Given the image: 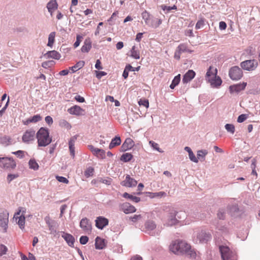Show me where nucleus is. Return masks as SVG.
I'll use <instances>...</instances> for the list:
<instances>
[{
    "instance_id": "obj_59",
    "label": "nucleus",
    "mask_w": 260,
    "mask_h": 260,
    "mask_svg": "<svg viewBox=\"0 0 260 260\" xmlns=\"http://www.w3.org/2000/svg\"><path fill=\"white\" fill-rule=\"evenodd\" d=\"M7 250L8 249L6 246L3 244L0 245V255L5 254Z\"/></svg>"
},
{
    "instance_id": "obj_15",
    "label": "nucleus",
    "mask_w": 260,
    "mask_h": 260,
    "mask_svg": "<svg viewBox=\"0 0 260 260\" xmlns=\"http://www.w3.org/2000/svg\"><path fill=\"white\" fill-rule=\"evenodd\" d=\"M120 209L125 214H129L136 212V208L128 203H124L120 205Z\"/></svg>"
},
{
    "instance_id": "obj_21",
    "label": "nucleus",
    "mask_w": 260,
    "mask_h": 260,
    "mask_svg": "<svg viewBox=\"0 0 260 260\" xmlns=\"http://www.w3.org/2000/svg\"><path fill=\"white\" fill-rule=\"evenodd\" d=\"M134 144V142L131 138H126L121 146V149L122 151H127L133 148Z\"/></svg>"
},
{
    "instance_id": "obj_47",
    "label": "nucleus",
    "mask_w": 260,
    "mask_h": 260,
    "mask_svg": "<svg viewBox=\"0 0 260 260\" xmlns=\"http://www.w3.org/2000/svg\"><path fill=\"white\" fill-rule=\"evenodd\" d=\"M217 69L213 68L212 67H210L206 73V76H209L210 75H211L212 74H217Z\"/></svg>"
},
{
    "instance_id": "obj_4",
    "label": "nucleus",
    "mask_w": 260,
    "mask_h": 260,
    "mask_svg": "<svg viewBox=\"0 0 260 260\" xmlns=\"http://www.w3.org/2000/svg\"><path fill=\"white\" fill-rule=\"evenodd\" d=\"M219 248L222 260L237 259L236 253L231 250L227 246L221 245L219 246Z\"/></svg>"
},
{
    "instance_id": "obj_7",
    "label": "nucleus",
    "mask_w": 260,
    "mask_h": 260,
    "mask_svg": "<svg viewBox=\"0 0 260 260\" xmlns=\"http://www.w3.org/2000/svg\"><path fill=\"white\" fill-rule=\"evenodd\" d=\"M229 74L232 80L237 81L242 77L243 72L239 67L234 66L230 69Z\"/></svg>"
},
{
    "instance_id": "obj_3",
    "label": "nucleus",
    "mask_w": 260,
    "mask_h": 260,
    "mask_svg": "<svg viewBox=\"0 0 260 260\" xmlns=\"http://www.w3.org/2000/svg\"><path fill=\"white\" fill-rule=\"evenodd\" d=\"M36 138L38 140L39 146L45 147L48 145L52 141V139L49 137L48 130L44 127H41L36 134Z\"/></svg>"
},
{
    "instance_id": "obj_20",
    "label": "nucleus",
    "mask_w": 260,
    "mask_h": 260,
    "mask_svg": "<svg viewBox=\"0 0 260 260\" xmlns=\"http://www.w3.org/2000/svg\"><path fill=\"white\" fill-rule=\"evenodd\" d=\"M196 76V73L192 70H188L183 76L182 82L183 83L189 82Z\"/></svg>"
},
{
    "instance_id": "obj_55",
    "label": "nucleus",
    "mask_w": 260,
    "mask_h": 260,
    "mask_svg": "<svg viewBox=\"0 0 260 260\" xmlns=\"http://www.w3.org/2000/svg\"><path fill=\"white\" fill-rule=\"evenodd\" d=\"M202 83V80L198 78L194 81V83L192 84V87L194 88H198L200 87Z\"/></svg>"
},
{
    "instance_id": "obj_26",
    "label": "nucleus",
    "mask_w": 260,
    "mask_h": 260,
    "mask_svg": "<svg viewBox=\"0 0 260 260\" xmlns=\"http://www.w3.org/2000/svg\"><path fill=\"white\" fill-rule=\"evenodd\" d=\"M148 215L149 214L146 213L139 215H134L133 216L130 217V219L132 221L136 222L138 221L141 220L142 219H145L146 217L148 218Z\"/></svg>"
},
{
    "instance_id": "obj_37",
    "label": "nucleus",
    "mask_w": 260,
    "mask_h": 260,
    "mask_svg": "<svg viewBox=\"0 0 260 260\" xmlns=\"http://www.w3.org/2000/svg\"><path fill=\"white\" fill-rule=\"evenodd\" d=\"M30 169L34 170H37L39 169V165L34 159H30L28 162Z\"/></svg>"
},
{
    "instance_id": "obj_40",
    "label": "nucleus",
    "mask_w": 260,
    "mask_h": 260,
    "mask_svg": "<svg viewBox=\"0 0 260 260\" xmlns=\"http://www.w3.org/2000/svg\"><path fill=\"white\" fill-rule=\"evenodd\" d=\"M16 218H18V221L17 222L18 225L20 229H23L24 228L25 224V216L24 215H21L19 217H16Z\"/></svg>"
},
{
    "instance_id": "obj_28",
    "label": "nucleus",
    "mask_w": 260,
    "mask_h": 260,
    "mask_svg": "<svg viewBox=\"0 0 260 260\" xmlns=\"http://www.w3.org/2000/svg\"><path fill=\"white\" fill-rule=\"evenodd\" d=\"M121 141L120 137L116 136L115 138L112 139L109 144V149H112L114 147L119 145L121 144Z\"/></svg>"
},
{
    "instance_id": "obj_24",
    "label": "nucleus",
    "mask_w": 260,
    "mask_h": 260,
    "mask_svg": "<svg viewBox=\"0 0 260 260\" xmlns=\"http://www.w3.org/2000/svg\"><path fill=\"white\" fill-rule=\"evenodd\" d=\"M161 22L162 21L160 19L152 17L149 21V24L147 25L153 28H157L161 24Z\"/></svg>"
},
{
    "instance_id": "obj_25",
    "label": "nucleus",
    "mask_w": 260,
    "mask_h": 260,
    "mask_svg": "<svg viewBox=\"0 0 260 260\" xmlns=\"http://www.w3.org/2000/svg\"><path fill=\"white\" fill-rule=\"evenodd\" d=\"M91 48V41L90 39H86L84 41V45L81 47V50L82 52H88Z\"/></svg>"
},
{
    "instance_id": "obj_44",
    "label": "nucleus",
    "mask_w": 260,
    "mask_h": 260,
    "mask_svg": "<svg viewBox=\"0 0 260 260\" xmlns=\"http://www.w3.org/2000/svg\"><path fill=\"white\" fill-rule=\"evenodd\" d=\"M225 128L228 132L232 134L235 133V126L232 124H226L225 125Z\"/></svg>"
},
{
    "instance_id": "obj_62",
    "label": "nucleus",
    "mask_w": 260,
    "mask_h": 260,
    "mask_svg": "<svg viewBox=\"0 0 260 260\" xmlns=\"http://www.w3.org/2000/svg\"><path fill=\"white\" fill-rule=\"evenodd\" d=\"M24 152L22 150H18L15 152H13L12 153L16 155L17 157L19 158H22L24 156Z\"/></svg>"
},
{
    "instance_id": "obj_63",
    "label": "nucleus",
    "mask_w": 260,
    "mask_h": 260,
    "mask_svg": "<svg viewBox=\"0 0 260 260\" xmlns=\"http://www.w3.org/2000/svg\"><path fill=\"white\" fill-rule=\"evenodd\" d=\"M78 137V135H75L71 137L69 141V145H74Z\"/></svg>"
},
{
    "instance_id": "obj_9",
    "label": "nucleus",
    "mask_w": 260,
    "mask_h": 260,
    "mask_svg": "<svg viewBox=\"0 0 260 260\" xmlns=\"http://www.w3.org/2000/svg\"><path fill=\"white\" fill-rule=\"evenodd\" d=\"M258 63L256 60H247L242 61L241 64V67L244 70L251 71L254 70L257 67Z\"/></svg>"
},
{
    "instance_id": "obj_22",
    "label": "nucleus",
    "mask_w": 260,
    "mask_h": 260,
    "mask_svg": "<svg viewBox=\"0 0 260 260\" xmlns=\"http://www.w3.org/2000/svg\"><path fill=\"white\" fill-rule=\"evenodd\" d=\"M58 4L56 0H51L47 4V8L48 12L52 15L53 12L57 9Z\"/></svg>"
},
{
    "instance_id": "obj_45",
    "label": "nucleus",
    "mask_w": 260,
    "mask_h": 260,
    "mask_svg": "<svg viewBox=\"0 0 260 260\" xmlns=\"http://www.w3.org/2000/svg\"><path fill=\"white\" fill-rule=\"evenodd\" d=\"M149 144L150 146L153 148V149H155L157 151H158L159 152H162L163 151L159 148L158 144L155 142H154L153 141H150L149 142Z\"/></svg>"
},
{
    "instance_id": "obj_39",
    "label": "nucleus",
    "mask_w": 260,
    "mask_h": 260,
    "mask_svg": "<svg viewBox=\"0 0 260 260\" xmlns=\"http://www.w3.org/2000/svg\"><path fill=\"white\" fill-rule=\"evenodd\" d=\"M132 157L133 155L131 153H125L122 155L120 159L124 162H128L132 159Z\"/></svg>"
},
{
    "instance_id": "obj_19",
    "label": "nucleus",
    "mask_w": 260,
    "mask_h": 260,
    "mask_svg": "<svg viewBox=\"0 0 260 260\" xmlns=\"http://www.w3.org/2000/svg\"><path fill=\"white\" fill-rule=\"evenodd\" d=\"M61 237L64 239L69 246L72 247H74L75 238L72 235L65 232H62Z\"/></svg>"
},
{
    "instance_id": "obj_43",
    "label": "nucleus",
    "mask_w": 260,
    "mask_h": 260,
    "mask_svg": "<svg viewBox=\"0 0 260 260\" xmlns=\"http://www.w3.org/2000/svg\"><path fill=\"white\" fill-rule=\"evenodd\" d=\"M59 124L60 126L65 127L67 129H70L71 128V125L64 119H61L59 122Z\"/></svg>"
},
{
    "instance_id": "obj_53",
    "label": "nucleus",
    "mask_w": 260,
    "mask_h": 260,
    "mask_svg": "<svg viewBox=\"0 0 260 260\" xmlns=\"http://www.w3.org/2000/svg\"><path fill=\"white\" fill-rule=\"evenodd\" d=\"M56 178L57 181L60 182L64 183L66 184H68L69 183V180L64 177L56 176Z\"/></svg>"
},
{
    "instance_id": "obj_6",
    "label": "nucleus",
    "mask_w": 260,
    "mask_h": 260,
    "mask_svg": "<svg viewBox=\"0 0 260 260\" xmlns=\"http://www.w3.org/2000/svg\"><path fill=\"white\" fill-rule=\"evenodd\" d=\"M9 213L6 210H0V227L4 230V232H7L8 224L9 222Z\"/></svg>"
},
{
    "instance_id": "obj_64",
    "label": "nucleus",
    "mask_w": 260,
    "mask_h": 260,
    "mask_svg": "<svg viewBox=\"0 0 260 260\" xmlns=\"http://www.w3.org/2000/svg\"><path fill=\"white\" fill-rule=\"evenodd\" d=\"M139 104L140 105H142L146 108H148L149 107V102L148 100H141L140 101H139Z\"/></svg>"
},
{
    "instance_id": "obj_8",
    "label": "nucleus",
    "mask_w": 260,
    "mask_h": 260,
    "mask_svg": "<svg viewBox=\"0 0 260 260\" xmlns=\"http://www.w3.org/2000/svg\"><path fill=\"white\" fill-rule=\"evenodd\" d=\"M36 137V132L33 129H29L26 131L22 137V142L29 144L34 141Z\"/></svg>"
},
{
    "instance_id": "obj_33",
    "label": "nucleus",
    "mask_w": 260,
    "mask_h": 260,
    "mask_svg": "<svg viewBox=\"0 0 260 260\" xmlns=\"http://www.w3.org/2000/svg\"><path fill=\"white\" fill-rule=\"evenodd\" d=\"M210 83L212 87H217L221 84L222 80L219 76H217Z\"/></svg>"
},
{
    "instance_id": "obj_49",
    "label": "nucleus",
    "mask_w": 260,
    "mask_h": 260,
    "mask_svg": "<svg viewBox=\"0 0 260 260\" xmlns=\"http://www.w3.org/2000/svg\"><path fill=\"white\" fill-rule=\"evenodd\" d=\"M94 169L92 167L88 168L84 172L85 176L88 178L92 175Z\"/></svg>"
},
{
    "instance_id": "obj_11",
    "label": "nucleus",
    "mask_w": 260,
    "mask_h": 260,
    "mask_svg": "<svg viewBox=\"0 0 260 260\" xmlns=\"http://www.w3.org/2000/svg\"><path fill=\"white\" fill-rule=\"evenodd\" d=\"M211 238V234L205 231H201L197 234V242L198 241L199 243H206Z\"/></svg>"
},
{
    "instance_id": "obj_30",
    "label": "nucleus",
    "mask_w": 260,
    "mask_h": 260,
    "mask_svg": "<svg viewBox=\"0 0 260 260\" xmlns=\"http://www.w3.org/2000/svg\"><path fill=\"white\" fill-rule=\"evenodd\" d=\"M122 197L124 198L132 200L135 203H138L140 201V198L139 197H137L133 195L129 194L127 192H124L122 194Z\"/></svg>"
},
{
    "instance_id": "obj_54",
    "label": "nucleus",
    "mask_w": 260,
    "mask_h": 260,
    "mask_svg": "<svg viewBox=\"0 0 260 260\" xmlns=\"http://www.w3.org/2000/svg\"><path fill=\"white\" fill-rule=\"evenodd\" d=\"M18 177V175L17 174H10L7 176V181L10 183L14 179L17 178Z\"/></svg>"
},
{
    "instance_id": "obj_42",
    "label": "nucleus",
    "mask_w": 260,
    "mask_h": 260,
    "mask_svg": "<svg viewBox=\"0 0 260 260\" xmlns=\"http://www.w3.org/2000/svg\"><path fill=\"white\" fill-rule=\"evenodd\" d=\"M132 69V66L130 64H127L125 66V68L124 70L122 76L124 79H126L128 76V72L130 71V70Z\"/></svg>"
},
{
    "instance_id": "obj_14",
    "label": "nucleus",
    "mask_w": 260,
    "mask_h": 260,
    "mask_svg": "<svg viewBox=\"0 0 260 260\" xmlns=\"http://www.w3.org/2000/svg\"><path fill=\"white\" fill-rule=\"evenodd\" d=\"M88 147L94 155L102 159L105 158V151L104 150L95 148L91 145H88Z\"/></svg>"
},
{
    "instance_id": "obj_12",
    "label": "nucleus",
    "mask_w": 260,
    "mask_h": 260,
    "mask_svg": "<svg viewBox=\"0 0 260 260\" xmlns=\"http://www.w3.org/2000/svg\"><path fill=\"white\" fill-rule=\"evenodd\" d=\"M80 226L85 233H89L91 231V222L87 218H84L81 220Z\"/></svg>"
},
{
    "instance_id": "obj_41",
    "label": "nucleus",
    "mask_w": 260,
    "mask_h": 260,
    "mask_svg": "<svg viewBox=\"0 0 260 260\" xmlns=\"http://www.w3.org/2000/svg\"><path fill=\"white\" fill-rule=\"evenodd\" d=\"M142 18L144 20L146 24L148 25L149 24V21H150L151 18H150V15L147 12H143L142 13Z\"/></svg>"
},
{
    "instance_id": "obj_2",
    "label": "nucleus",
    "mask_w": 260,
    "mask_h": 260,
    "mask_svg": "<svg viewBox=\"0 0 260 260\" xmlns=\"http://www.w3.org/2000/svg\"><path fill=\"white\" fill-rule=\"evenodd\" d=\"M141 229L142 232L152 236H158L160 232L155 221L152 219H147Z\"/></svg>"
},
{
    "instance_id": "obj_61",
    "label": "nucleus",
    "mask_w": 260,
    "mask_h": 260,
    "mask_svg": "<svg viewBox=\"0 0 260 260\" xmlns=\"http://www.w3.org/2000/svg\"><path fill=\"white\" fill-rule=\"evenodd\" d=\"M247 118V116L245 114H241L239 115L237 119V122L239 123L243 122Z\"/></svg>"
},
{
    "instance_id": "obj_17",
    "label": "nucleus",
    "mask_w": 260,
    "mask_h": 260,
    "mask_svg": "<svg viewBox=\"0 0 260 260\" xmlns=\"http://www.w3.org/2000/svg\"><path fill=\"white\" fill-rule=\"evenodd\" d=\"M109 221L108 219L102 216L97 217L96 219L95 220L96 226L101 230H102L104 227L107 225Z\"/></svg>"
},
{
    "instance_id": "obj_46",
    "label": "nucleus",
    "mask_w": 260,
    "mask_h": 260,
    "mask_svg": "<svg viewBox=\"0 0 260 260\" xmlns=\"http://www.w3.org/2000/svg\"><path fill=\"white\" fill-rule=\"evenodd\" d=\"M10 142V138L7 136H3L0 137V143L4 145H9Z\"/></svg>"
},
{
    "instance_id": "obj_29",
    "label": "nucleus",
    "mask_w": 260,
    "mask_h": 260,
    "mask_svg": "<svg viewBox=\"0 0 260 260\" xmlns=\"http://www.w3.org/2000/svg\"><path fill=\"white\" fill-rule=\"evenodd\" d=\"M105 243L104 240L98 237L95 239V247L97 249H102L104 248Z\"/></svg>"
},
{
    "instance_id": "obj_56",
    "label": "nucleus",
    "mask_w": 260,
    "mask_h": 260,
    "mask_svg": "<svg viewBox=\"0 0 260 260\" xmlns=\"http://www.w3.org/2000/svg\"><path fill=\"white\" fill-rule=\"evenodd\" d=\"M204 25V21L203 19L199 20L196 25V28L197 29L202 28Z\"/></svg>"
},
{
    "instance_id": "obj_5",
    "label": "nucleus",
    "mask_w": 260,
    "mask_h": 260,
    "mask_svg": "<svg viewBox=\"0 0 260 260\" xmlns=\"http://www.w3.org/2000/svg\"><path fill=\"white\" fill-rule=\"evenodd\" d=\"M16 166V162L10 157L0 158V167L6 169H13Z\"/></svg>"
},
{
    "instance_id": "obj_1",
    "label": "nucleus",
    "mask_w": 260,
    "mask_h": 260,
    "mask_svg": "<svg viewBox=\"0 0 260 260\" xmlns=\"http://www.w3.org/2000/svg\"><path fill=\"white\" fill-rule=\"evenodd\" d=\"M170 250L176 254L185 255L191 258H195L197 256L194 250L184 241L173 242L170 245Z\"/></svg>"
},
{
    "instance_id": "obj_52",
    "label": "nucleus",
    "mask_w": 260,
    "mask_h": 260,
    "mask_svg": "<svg viewBox=\"0 0 260 260\" xmlns=\"http://www.w3.org/2000/svg\"><path fill=\"white\" fill-rule=\"evenodd\" d=\"M188 156L191 161L196 163L198 162L199 160L198 158L196 157L195 155L194 154L192 151L191 153L189 152V153L188 154Z\"/></svg>"
},
{
    "instance_id": "obj_35",
    "label": "nucleus",
    "mask_w": 260,
    "mask_h": 260,
    "mask_svg": "<svg viewBox=\"0 0 260 260\" xmlns=\"http://www.w3.org/2000/svg\"><path fill=\"white\" fill-rule=\"evenodd\" d=\"M180 81V75L178 74L174 77L171 84L170 85L171 89H174L176 86H177Z\"/></svg>"
},
{
    "instance_id": "obj_50",
    "label": "nucleus",
    "mask_w": 260,
    "mask_h": 260,
    "mask_svg": "<svg viewBox=\"0 0 260 260\" xmlns=\"http://www.w3.org/2000/svg\"><path fill=\"white\" fill-rule=\"evenodd\" d=\"M225 211L223 209H220L218 212L217 217L220 219H223L225 217Z\"/></svg>"
},
{
    "instance_id": "obj_58",
    "label": "nucleus",
    "mask_w": 260,
    "mask_h": 260,
    "mask_svg": "<svg viewBox=\"0 0 260 260\" xmlns=\"http://www.w3.org/2000/svg\"><path fill=\"white\" fill-rule=\"evenodd\" d=\"M88 241V238L86 236H82L80 238V243L82 245L86 244Z\"/></svg>"
},
{
    "instance_id": "obj_10",
    "label": "nucleus",
    "mask_w": 260,
    "mask_h": 260,
    "mask_svg": "<svg viewBox=\"0 0 260 260\" xmlns=\"http://www.w3.org/2000/svg\"><path fill=\"white\" fill-rule=\"evenodd\" d=\"M176 211L174 209H172L170 213H168L165 220L164 224L167 226L175 225L178 221L176 218Z\"/></svg>"
},
{
    "instance_id": "obj_13",
    "label": "nucleus",
    "mask_w": 260,
    "mask_h": 260,
    "mask_svg": "<svg viewBox=\"0 0 260 260\" xmlns=\"http://www.w3.org/2000/svg\"><path fill=\"white\" fill-rule=\"evenodd\" d=\"M137 181L130 177L129 175H126L125 180L121 182V185L127 187H133L136 186Z\"/></svg>"
},
{
    "instance_id": "obj_32",
    "label": "nucleus",
    "mask_w": 260,
    "mask_h": 260,
    "mask_svg": "<svg viewBox=\"0 0 260 260\" xmlns=\"http://www.w3.org/2000/svg\"><path fill=\"white\" fill-rule=\"evenodd\" d=\"M55 35L56 33L55 31H52L49 35L48 41L47 43L48 46L50 47H52L53 46L55 41Z\"/></svg>"
},
{
    "instance_id": "obj_48",
    "label": "nucleus",
    "mask_w": 260,
    "mask_h": 260,
    "mask_svg": "<svg viewBox=\"0 0 260 260\" xmlns=\"http://www.w3.org/2000/svg\"><path fill=\"white\" fill-rule=\"evenodd\" d=\"M56 226H57V223L56 222H55L54 223H52L51 225H50L49 226V229L50 231V234H55L56 233Z\"/></svg>"
},
{
    "instance_id": "obj_23",
    "label": "nucleus",
    "mask_w": 260,
    "mask_h": 260,
    "mask_svg": "<svg viewBox=\"0 0 260 260\" xmlns=\"http://www.w3.org/2000/svg\"><path fill=\"white\" fill-rule=\"evenodd\" d=\"M47 58H51L55 59H59L61 55L60 54L55 50L49 51L45 55Z\"/></svg>"
},
{
    "instance_id": "obj_16",
    "label": "nucleus",
    "mask_w": 260,
    "mask_h": 260,
    "mask_svg": "<svg viewBox=\"0 0 260 260\" xmlns=\"http://www.w3.org/2000/svg\"><path fill=\"white\" fill-rule=\"evenodd\" d=\"M68 112L70 114L77 116L84 115V110L80 106L77 105H75L68 109Z\"/></svg>"
},
{
    "instance_id": "obj_60",
    "label": "nucleus",
    "mask_w": 260,
    "mask_h": 260,
    "mask_svg": "<svg viewBox=\"0 0 260 260\" xmlns=\"http://www.w3.org/2000/svg\"><path fill=\"white\" fill-rule=\"evenodd\" d=\"M82 38V37L80 35H77V37H76V42L74 43V46L75 48H77V47H78L80 44V42H81V39Z\"/></svg>"
},
{
    "instance_id": "obj_51",
    "label": "nucleus",
    "mask_w": 260,
    "mask_h": 260,
    "mask_svg": "<svg viewBox=\"0 0 260 260\" xmlns=\"http://www.w3.org/2000/svg\"><path fill=\"white\" fill-rule=\"evenodd\" d=\"M99 181L106 185H110L111 183L112 179L111 178H102L99 179Z\"/></svg>"
},
{
    "instance_id": "obj_57",
    "label": "nucleus",
    "mask_w": 260,
    "mask_h": 260,
    "mask_svg": "<svg viewBox=\"0 0 260 260\" xmlns=\"http://www.w3.org/2000/svg\"><path fill=\"white\" fill-rule=\"evenodd\" d=\"M26 212V209L24 208L23 207H20L19 208V211L16 213L14 216V217L16 218V216L20 215V213H21V215H24Z\"/></svg>"
},
{
    "instance_id": "obj_31",
    "label": "nucleus",
    "mask_w": 260,
    "mask_h": 260,
    "mask_svg": "<svg viewBox=\"0 0 260 260\" xmlns=\"http://www.w3.org/2000/svg\"><path fill=\"white\" fill-rule=\"evenodd\" d=\"M208 152L207 150H200L197 151V158L201 160H204Z\"/></svg>"
},
{
    "instance_id": "obj_34",
    "label": "nucleus",
    "mask_w": 260,
    "mask_h": 260,
    "mask_svg": "<svg viewBox=\"0 0 260 260\" xmlns=\"http://www.w3.org/2000/svg\"><path fill=\"white\" fill-rule=\"evenodd\" d=\"M177 50H178V51H179L181 53L185 52H188L189 53H191L192 52V51L189 50L187 48V45L185 44H184V43L180 44L177 47Z\"/></svg>"
},
{
    "instance_id": "obj_38",
    "label": "nucleus",
    "mask_w": 260,
    "mask_h": 260,
    "mask_svg": "<svg viewBox=\"0 0 260 260\" xmlns=\"http://www.w3.org/2000/svg\"><path fill=\"white\" fill-rule=\"evenodd\" d=\"M160 7L166 14L169 13L172 10H177V7L175 5H174L172 7H170L166 6L165 5H162L160 6Z\"/></svg>"
},
{
    "instance_id": "obj_36",
    "label": "nucleus",
    "mask_w": 260,
    "mask_h": 260,
    "mask_svg": "<svg viewBox=\"0 0 260 260\" xmlns=\"http://www.w3.org/2000/svg\"><path fill=\"white\" fill-rule=\"evenodd\" d=\"M131 56L136 59L140 58L139 52L136 50L135 46H133L131 50Z\"/></svg>"
},
{
    "instance_id": "obj_18",
    "label": "nucleus",
    "mask_w": 260,
    "mask_h": 260,
    "mask_svg": "<svg viewBox=\"0 0 260 260\" xmlns=\"http://www.w3.org/2000/svg\"><path fill=\"white\" fill-rule=\"evenodd\" d=\"M246 83L243 82L242 84H237L231 85L229 87L230 91L231 93L234 92H239L245 89L246 86Z\"/></svg>"
},
{
    "instance_id": "obj_27",
    "label": "nucleus",
    "mask_w": 260,
    "mask_h": 260,
    "mask_svg": "<svg viewBox=\"0 0 260 260\" xmlns=\"http://www.w3.org/2000/svg\"><path fill=\"white\" fill-rule=\"evenodd\" d=\"M41 120V117L40 115H36L34 116L28 118L25 121L23 122L24 124L28 125L30 123H36Z\"/></svg>"
}]
</instances>
